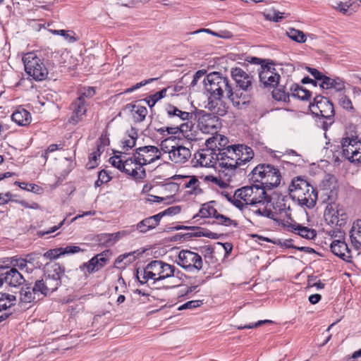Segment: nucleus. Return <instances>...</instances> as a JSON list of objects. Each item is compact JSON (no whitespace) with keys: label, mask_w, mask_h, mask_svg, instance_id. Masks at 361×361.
I'll list each match as a JSON object with an SVG mask.
<instances>
[{"label":"nucleus","mask_w":361,"mask_h":361,"mask_svg":"<svg viewBox=\"0 0 361 361\" xmlns=\"http://www.w3.org/2000/svg\"><path fill=\"white\" fill-rule=\"evenodd\" d=\"M130 111L133 115V118L135 122L140 123L142 122L146 116L148 114V111L145 106L141 105L136 104H130Z\"/></svg>","instance_id":"34"},{"label":"nucleus","mask_w":361,"mask_h":361,"mask_svg":"<svg viewBox=\"0 0 361 361\" xmlns=\"http://www.w3.org/2000/svg\"><path fill=\"white\" fill-rule=\"evenodd\" d=\"M286 85H279L272 92L273 98L279 102H288L291 95Z\"/></svg>","instance_id":"35"},{"label":"nucleus","mask_w":361,"mask_h":361,"mask_svg":"<svg viewBox=\"0 0 361 361\" xmlns=\"http://www.w3.org/2000/svg\"><path fill=\"white\" fill-rule=\"evenodd\" d=\"M339 104L346 110L353 109L351 100L346 95H342L339 99Z\"/></svg>","instance_id":"60"},{"label":"nucleus","mask_w":361,"mask_h":361,"mask_svg":"<svg viewBox=\"0 0 361 361\" xmlns=\"http://www.w3.org/2000/svg\"><path fill=\"white\" fill-rule=\"evenodd\" d=\"M309 108L312 114L318 117L317 126L326 131L334 123L335 110L330 100L322 95H317Z\"/></svg>","instance_id":"2"},{"label":"nucleus","mask_w":361,"mask_h":361,"mask_svg":"<svg viewBox=\"0 0 361 361\" xmlns=\"http://www.w3.org/2000/svg\"><path fill=\"white\" fill-rule=\"evenodd\" d=\"M192 238H195V236H193V232H189L184 234L177 233L171 238V241H184Z\"/></svg>","instance_id":"59"},{"label":"nucleus","mask_w":361,"mask_h":361,"mask_svg":"<svg viewBox=\"0 0 361 361\" xmlns=\"http://www.w3.org/2000/svg\"><path fill=\"white\" fill-rule=\"evenodd\" d=\"M31 284H26L25 287H23L20 292V301L22 302L30 303L36 300H39V298H37V295L34 294L32 290Z\"/></svg>","instance_id":"36"},{"label":"nucleus","mask_w":361,"mask_h":361,"mask_svg":"<svg viewBox=\"0 0 361 361\" xmlns=\"http://www.w3.org/2000/svg\"><path fill=\"white\" fill-rule=\"evenodd\" d=\"M346 212H342L339 216L329 215V216H324L325 221L328 224L335 225L339 227H342L346 223L348 218Z\"/></svg>","instance_id":"40"},{"label":"nucleus","mask_w":361,"mask_h":361,"mask_svg":"<svg viewBox=\"0 0 361 361\" xmlns=\"http://www.w3.org/2000/svg\"><path fill=\"white\" fill-rule=\"evenodd\" d=\"M200 251L204 255L205 260L207 259H212L214 258V249L210 245L202 246L200 248Z\"/></svg>","instance_id":"55"},{"label":"nucleus","mask_w":361,"mask_h":361,"mask_svg":"<svg viewBox=\"0 0 361 361\" xmlns=\"http://www.w3.org/2000/svg\"><path fill=\"white\" fill-rule=\"evenodd\" d=\"M65 274V267L59 263L46 264L44 271V281L49 286L51 293L56 291L61 285V277Z\"/></svg>","instance_id":"7"},{"label":"nucleus","mask_w":361,"mask_h":361,"mask_svg":"<svg viewBox=\"0 0 361 361\" xmlns=\"http://www.w3.org/2000/svg\"><path fill=\"white\" fill-rule=\"evenodd\" d=\"M101 268L99 266L98 264V259L97 257H92L88 262H84L80 266V269L81 271H84L85 269H87V271L89 274L94 273L98 270H99Z\"/></svg>","instance_id":"41"},{"label":"nucleus","mask_w":361,"mask_h":361,"mask_svg":"<svg viewBox=\"0 0 361 361\" xmlns=\"http://www.w3.org/2000/svg\"><path fill=\"white\" fill-rule=\"evenodd\" d=\"M232 78L236 83L235 88L241 89L243 91H252L253 89V76L247 73L242 68L235 67L231 71Z\"/></svg>","instance_id":"14"},{"label":"nucleus","mask_w":361,"mask_h":361,"mask_svg":"<svg viewBox=\"0 0 361 361\" xmlns=\"http://www.w3.org/2000/svg\"><path fill=\"white\" fill-rule=\"evenodd\" d=\"M42 256L41 253L34 252L26 255L25 259L27 263L34 264L35 262L38 261Z\"/></svg>","instance_id":"64"},{"label":"nucleus","mask_w":361,"mask_h":361,"mask_svg":"<svg viewBox=\"0 0 361 361\" xmlns=\"http://www.w3.org/2000/svg\"><path fill=\"white\" fill-rule=\"evenodd\" d=\"M15 185H17L21 189H23V190H27L30 192H33L35 193H37L40 189L39 186H38L37 185L34 184V183H26L24 182L16 181Z\"/></svg>","instance_id":"51"},{"label":"nucleus","mask_w":361,"mask_h":361,"mask_svg":"<svg viewBox=\"0 0 361 361\" xmlns=\"http://www.w3.org/2000/svg\"><path fill=\"white\" fill-rule=\"evenodd\" d=\"M3 274L4 276V282L10 286L16 287L25 282L23 275L17 270L16 268H11Z\"/></svg>","instance_id":"26"},{"label":"nucleus","mask_w":361,"mask_h":361,"mask_svg":"<svg viewBox=\"0 0 361 361\" xmlns=\"http://www.w3.org/2000/svg\"><path fill=\"white\" fill-rule=\"evenodd\" d=\"M96 92L93 87H85L83 91L80 92L77 98H81L82 102H85V99H90L93 97Z\"/></svg>","instance_id":"54"},{"label":"nucleus","mask_w":361,"mask_h":361,"mask_svg":"<svg viewBox=\"0 0 361 361\" xmlns=\"http://www.w3.org/2000/svg\"><path fill=\"white\" fill-rule=\"evenodd\" d=\"M252 94V91H243L241 89L234 88L232 86L227 90V98L232 102L233 105L241 109L243 106L247 105Z\"/></svg>","instance_id":"16"},{"label":"nucleus","mask_w":361,"mask_h":361,"mask_svg":"<svg viewBox=\"0 0 361 361\" xmlns=\"http://www.w3.org/2000/svg\"><path fill=\"white\" fill-rule=\"evenodd\" d=\"M150 262L155 273V278L157 282L175 276L176 271L177 270L175 266L167 264L161 260H152Z\"/></svg>","instance_id":"18"},{"label":"nucleus","mask_w":361,"mask_h":361,"mask_svg":"<svg viewBox=\"0 0 361 361\" xmlns=\"http://www.w3.org/2000/svg\"><path fill=\"white\" fill-rule=\"evenodd\" d=\"M215 203L216 202L213 200L203 204L202 205V207L199 210L198 214L195 215L193 216V219H195L197 216H200L201 218H214L216 214L217 213V210L214 207Z\"/></svg>","instance_id":"33"},{"label":"nucleus","mask_w":361,"mask_h":361,"mask_svg":"<svg viewBox=\"0 0 361 361\" xmlns=\"http://www.w3.org/2000/svg\"><path fill=\"white\" fill-rule=\"evenodd\" d=\"M228 139L222 135H216L206 140V146L211 149V152H214V149H221L227 148L229 145Z\"/></svg>","instance_id":"27"},{"label":"nucleus","mask_w":361,"mask_h":361,"mask_svg":"<svg viewBox=\"0 0 361 361\" xmlns=\"http://www.w3.org/2000/svg\"><path fill=\"white\" fill-rule=\"evenodd\" d=\"M331 252L343 260L350 262L352 259L351 250L344 240L337 239L332 241L330 245Z\"/></svg>","instance_id":"21"},{"label":"nucleus","mask_w":361,"mask_h":361,"mask_svg":"<svg viewBox=\"0 0 361 361\" xmlns=\"http://www.w3.org/2000/svg\"><path fill=\"white\" fill-rule=\"evenodd\" d=\"M197 229H195V232H193V236L195 237H207L210 239H219L220 237H221L224 234H218L216 233H213L210 231L209 230L196 226Z\"/></svg>","instance_id":"42"},{"label":"nucleus","mask_w":361,"mask_h":361,"mask_svg":"<svg viewBox=\"0 0 361 361\" xmlns=\"http://www.w3.org/2000/svg\"><path fill=\"white\" fill-rule=\"evenodd\" d=\"M262 70H258L260 82L265 88L276 87L279 83L280 75L274 67L264 64Z\"/></svg>","instance_id":"13"},{"label":"nucleus","mask_w":361,"mask_h":361,"mask_svg":"<svg viewBox=\"0 0 361 361\" xmlns=\"http://www.w3.org/2000/svg\"><path fill=\"white\" fill-rule=\"evenodd\" d=\"M11 119L20 126H26L30 123L32 117L28 111L19 108L13 113Z\"/></svg>","instance_id":"29"},{"label":"nucleus","mask_w":361,"mask_h":361,"mask_svg":"<svg viewBox=\"0 0 361 361\" xmlns=\"http://www.w3.org/2000/svg\"><path fill=\"white\" fill-rule=\"evenodd\" d=\"M135 276L142 285L148 283L150 280L152 281V284L157 282L151 262L148 263L145 267L136 269Z\"/></svg>","instance_id":"23"},{"label":"nucleus","mask_w":361,"mask_h":361,"mask_svg":"<svg viewBox=\"0 0 361 361\" xmlns=\"http://www.w3.org/2000/svg\"><path fill=\"white\" fill-rule=\"evenodd\" d=\"M134 226L135 228V230L137 229L140 233H146L147 231L156 228L150 217L144 219Z\"/></svg>","instance_id":"45"},{"label":"nucleus","mask_w":361,"mask_h":361,"mask_svg":"<svg viewBox=\"0 0 361 361\" xmlns=\"http://www.w3.org/2000/svg\"><path fill=\"white\" fill-rule=\"evenodd\" d=\"M60 248V254H61V255L75 254L82 251L81 248L79 246L76 245H68L66 247Z\"/></svg>","instance_id":"56"},{"label":"nucleus","mask_w":361,"mask_h":361,"mask_svg":"<svg viewBox=\"0 0 361 361\" xmlns=\"http://www.w3.org/2000/svg\"><path fill=\"white\" fill-rule=\"evenodd\" d=\"M87 106L86 102H82L81 98H76L70 106L72 114L68 119L69 123L76 125L80 122L87 113Z\"/></svg>","instance_id":"20"},{"label":"nucleus","mask_w":361,"mask_h":361,"mask_svg":"<svg viewBox=\"0 0 361 361\" xmlns=\"http://www.w3.org/2000/svg\"><path fill=\"white\" fill-rule=\"evenodd\" d=\"M342 157L357 166H361V138L348 133L341 141Z\"/></svg>","instance_id":"4"},{"label":"nucleus","mask_w":361,"mask_h":361,"mask_svg":"<svg viewBox=\"0 0 361 361\" xmlns=\"http://www.w3.org/2000/svg\"><path fill=\"white\" fill-rule=\"evenodd\" d=\"M61 248H55V249H51L47 251L45 253H44L43 257L48 259H55L59 258L60 256H61Z\"/></svg>","instance_id":"57"},{"label":"nucleus","mask_w":361,"mask_h":361,"mask_svg":"<svg viewBox=\"0 0 361 361\" xmlns=\"http://www.w3.org/2000/svg\"><path fill=\"white\" fill-rule=\"evenodd\" d=\"M317 197V190L312 187V190H309L307 192H305L302 197L298 198L297 201L300 205L305 206L308 209H312L316 205Z\"/></svg>","instance_id":"30"},{"label":"nucleus","mask_w":361,"mask_h":361,"mask_svg":"<svg viewBox=\"0 0 361 361\" xmlns=\"http://www.w3.org/2000/svg\"><path fill=\"white\" fill-rule=\"evenodd\" d=\"M11 264L13 266L12 268L18 267L20 270L27 267V261L25 258L18 257L17 256L12 257Z\"/></svg>","instance_id":"53"},{"label":"nucleus","mask_w":361,"mask_h":361,"mask_svg":"<svg viewBox=\"0 0 361 361\" xmlns=\"http://www.w3.org/2000/svg\"><path fill=\"white\" fill-rule=\"evenodd\" d=\"M137 157L134 155L124 160V173L132 177L135 180L140 181L147 176L145 169L140 163H137Z\"/></svg>","instance_id":"15"},{"label":"nucleus","mask_w":361,"mask_h":361,"mask_svg":"<svg viewBox=\"0 0 361 361\" xmlns=\"http://www.w3.org/2000/svg\"><path fill=\"white\" fill-rule=\"evenodd\" d=\"M207 156L212 157L211 149H209V148L206 152L204 149H202L201 152H198L195 154V159H197V157H199L197 161L202 166L207 164V161L206 160Z\"/></svg>","instance_id":"52"},{"label":"nucleus","mask_w":361,"mask_h":361,"mask_svg":"<svg viewBox=\"0 0 361 361\" xmlns=\"http://www.w3.org/2000/svg\"><path fill=\"white\" fill-rule=\"evenodd\" d=\"M337 195L333 191H330L328 197L324 199L323 202L326 203L324 212V216H329V215L339 216L342 212H345L343 206L336 202Z\"/></svg>","instance_id":"22"},{"label":"nucleus","mask_w":361,"mask_h":361,"mask_svg":"<svg viewBox=\"0 0 361 361\" xmlns=\"http://www.w3.org/2000/svg\"><path fill=\"white\" fill-rule=\"evenodd\" d=\"M312 187L306 179L298 176L291 181V184L288 188L289 195L293 199L298 200L300 197H302L305 192H307V191L312 190Z\"/></svg>","instance_id":"19"},{"label":"nucleus","mask_w":361,"mask_h":361,"mask_svg":"<svg viewBox=\"0 0 361 361\" xmlns=\"http://www.w3.org/2000/svg\"><path fill=\"white\" fill-rule=\"evenodd\" d=\"M250 185H247L235 191V195L243 200L247 204L257 206L271 203V197L266 192V188L259 183L250 182Z\"/></svg>","instance_id":"3"},{"label":"nucleus","mask_w":361,"mask_h":361,"mask_svg":"<svg viewBox=\"0 0 361 361\" xmlns=\"http://www.w3.org/2000/svg\"><path fill=\"white\" fill-rule=\"evenodd\" d=\"M221 126L219 118L211 113H204L198 118L197 126L204 133L213 135L217 132Z\"/></svg>","instance_id":"12"},{"label":"nucleus","mask_w":361,"mask_h":361,"mask_svg":"<svg viewBox=\"0 0 361 361\" xmlns=\"http://www.w3.org/2000/svg\"><path fill=\"white\" fill-rule=\"evenodd\" d=\"M96 240L100 245L104 247H111L116 243L112 233H100L96 237Z\"/></svg>","instance_id":"43"},{"label":"nucleus","mask_w":361,"mask_h":361,"mask_svg":"<svg viewBox=\"0 0 361 361\" xmlns=\"http://www.w3.org/2000/svg\"><path fill=\"white\" fill-rule=\"evenodd\" d=\"M166 91H167V89L164 88V89L161 90L160 91L157 92L156 93L151 94L148 97H147L145 100H146L147 104L149 105V106L150 108H152V106H154L155 105V104L158 101H159L160 99L164 98L166 94Z\"/></svg>","instance_id":"46"},{"label":"nucleus","mask_w":361,"mask_h":361,"mask_svg":"<svg viewBox=\"0 0 361 361\" xmlns=\"http://www.w3.org/2000/svg\"><path fill=\"white\" fill-rule=\"evenodd\" d=\"M322 185L324 190H326L324 195L328 197L330 191L333 190L337 195V183L336 178L332 175L326 176V179L323 181Z\"/></svg>","instance_id":"38"},{"label":"nucleus","mask_w":361,"mask_h":361,"mask_svg":"<svg viewBox=\"0 0 361 361\" xmlns=\"http://www.w3.org/2000/svg\"><path fill=\"white\" fill-rule=\"evenodd\" d=\"M167 139L162 141L161 149L164 152H168L169 154L170 159L174 163H185L191 156V152L188 147L177 145L173 146L171 149H168L167 147H165V143L167 142Z\"/></svg>","instance_id":"17"},{"label":"nucleus","mask_w":361,"mask_h":361,"mask_svg":"<svg viewBox=\"0 0 361 361\" xmlns=\"http://www.w3.org/2000/svg\"><path fill=\"white\" fill-rule=\"evenodd\" d=\"M239 156L238 159V167L245 165L250 161L254 157L252 149L245 145H240Z\"/></svg>","instance_id":"32"},{"label":"nucleus","mask_w":361,"mask_h":361,"mask_svg":"<svg viewBox=\"0 0 361 361\" xmlns=\"http://www.w3.org/2000/svg\"><path fill=\"white\" fill-rule=\"evenodd\" d=\"M207 107L213 115L224 116L228 112V106L226 104L222 101L221 97L209 98Z\"/></svg>","instance_id":"24"},{"label":"nucleus","mask_w":361,"mask_h":361,"mask_svg":"<svg viewBox=\"0 0 361 361\" xmlns=\"http://www.w3.org/2000/svg\"><path fill=\"white\" fill-rule=\"evenodd\" d=\"M134 156L138 159L137 163H140L143 167L161 159V154L157 147L148 145L137 148Z\"/></svg>","instance_id":"11"},{"label":"nucleus","mask_w":361,"mask_h":361,"mask_svg":"<svg viewBox=\"0 0 361 361\" xmlns=\"http://www.w3.org/2000/svg\"><path fill=\"white\" fill-rule=\"evenodd\" d=\"M32 287V290H33L34 294L37 295V298H39V295L45 297L51 292L49 286L47 285L46 282L42 279L37 280L35 285Z\"/></svg>","instance_id":"37"},{"label":"nucleus","mask_w":361,"mask_h":361,"mask_svg":"<svg viewBox=\"0 0 361 361\" xmlns=\"http://www.w3.org/2000/svg\"><path fill=\"white\" fill-rule=\"evenodd\" d=\"M109 161L111 165L118 169L119 171L124 172L125 166H124V160L121 159L120 155H114L109 159Z\"/></svg>","instance_id":"50"},{"label":"nucleus","mask_w":361,"mask_h":361,"mask_svg":"<svg viewBox=\"0 0 361 361\" xmlns=\"http://www.w3.org/2000/svg\"><path fill=\"white\" fill-rule=\"evenodd\" d=\"M204 85L205 90L210 94L209 98L222 97L224 92L227 94V90L231 87L228 78L222 76L219 72L207 75L204 79Z\"/></svg>","instance_id":"5"},{"label":"nucleus","mask_w":361,"mask_h":361,"mask_svg":"<svg viewBox=\"0 0 361 361\" xmlns=\"http://www.w3.org/2000/svg\"><path fill=\"white\" fill-rule=\"evenodd\" d=\"M250 182L257 183L267 190L279 185L281 174L279 169L270 164H259L247 175Z\"/></svg>","instance_id":"1"},{"label":"nucleus","mask_w":361,"mask_h":361,"mask_svg":"<svg viewBox=\"0 0 361 361\" xmlns=\"http://www.w3.org/2000/svg\"><path fill=\"white\" fill-rule=\"evenodd\" d=\"M350 238L355 249H361V219H357L353 222L350 231Z\"/></svg>","instance_id":"28"},{"label":"nucleus","mask_w":361,"mask_h":361,"mask_svg":"<svg viewBox=\"0 0 361 361\" xmlns=\"http://www.w3.org/2000/svg\"><path fill=\"white\" fill-rule=\"evenodd\" d=\"M99 178L100 179V183H107L111 180L110 173L106 170H101L98 173Z\"/></svg>","instance_id":"63"},{"label":"nucleus","mask_w":361,"mask_h":361,"mask_svg":"<svg viewBox=\"0 0 361 361\" xmlns=\"http://www.w3.org/2000/svg\"><path fill=\"white\" fill-rule=\"evenodd\" d=\"M289 91L293 97L301 100H308L311 97V92L297 83H292L289 87Z\"/></svg>","instance_id":"31"},{"label":"nucleus","mask_w":361,"mask_h":361,"mask_svg":"<svg viewBox=\"0 0 361 361\" xmlns=\"http://www.w3.org/2000/svg\"><path fill=\"white\" fill-rule=\"evenodd\" d=\"M287 35L290 39L298 43H304L307 39L302 31L294 28H290L287 31Z\"/></svg>","instance_id":"44"},{"label":"nucleus","mask_w":361,"mask_h":361,"mask_svg":"<svg viewBox=\"0 0 361 361\" xmlns=\"http://www.w3.org/2000/svg\"><path fill=\"white\" fill-rule=\"evenodd\" d=\"M240 145H231L228 146L227 148L221 149V151H224L227 155H229L230 157H231V158H233L234 160L238 161V159H239L238 150H240Z\"/></svg>","instance_id":"49"},{"label":"nucleus","mask_w":361,"mask_h":361,"mask_svg":"<svg viewBox=\"0 0 361 361\" xmlns=\"http://www.w3.org/2000/svg\"><path fill=\"white\" fill-rule=\"evenodd\" d=\"M25 71L27 74L36 81L45 80L48 70L44 60L39 58L35 52H28L23 57Z\"/></svg>","instance_id":"6"},{"label":"nucleus","mask_w":361,"mask_h":361,"mask_svg":"<svg viewBox=\"0 0 361 361\" xmlns=\"http://www.w3.org/2000/svg\"><path fill=\"white\" fill-rule=\"evenodd\" d=\"M16 298L13 295L2 293L0 296V312L6 310L16 304Z\"/></svg>","instance_id":"39"},{"label":"nucleus","mask_w":361,"mask_h":361,"mask_svg":"<svg viewBox=\"0 0 361 361\" xmlns=\"http://www.w3.org/2000/svg\"><path fill=\"white\" fill-rule=\"evenodd\" d=\"M111 255V252L109 250H106L101 253L94 255V257H97L98 264L101 269L107 264Z\"/></svg>","instance_id":"48"},{"label":"nucleus","mask_w":361,"mask_h":361,"mask_svg":"<svg viewBox=\"0 0 361 361\" xmlns=\"http://www.w3.org/2000/svg\"><path fill=\"white\" fill-rule=\"evenodd\" d=\"M214 218L216 219V224L220 225L226 226H233L234 227H238V224L235 220H233L225 215L219 214L218 212Z\"/></svg>","instance_id":"47"},{"label":"nucleus","mask_w":361,"mask_h":361,"mask_svg":"<svg viewBox=\"0 0 361 361\" xmlns=\"http://www.w3.org/2000/svg\"><path fill=\"white\" fill-rule=\"evenodd\" d=\"M212 159H215L218 161L221 169L219 173L224 174L225 177H228V180L231 178L233 172L238 168V161L231 158L229 155H227L224 151L221 149H214V152H211Z\"/></svg>","instance_id":"10"},{"label":"nucleus","mask_w":361,"mask_h":361,"mask_svg":"<svg viewBox=\"0 0 361 361\" xmlns=\"http://www.w3.org/2000/svg\"><path fill=\"white\" fill-rule=\"evenodd\" d=\"M287 227L289 231L293 232L307 240H312L317 236V231L314 229L302 226L295 222L294 224H289Z\"/></svg>","instance_id":"25"},{"label":"nucleus","mask_w":361,"mask_h":361,"mask_svg":"<svg viewBox=\"0 0 361 361\" xmlns=\"http://www.w3.org/2000/svg\"><path fill=\"white\" fill-rule=\"evenodd\" d=\"M177 264L186 271H200L202 269L203 261L199 254L188 250H182L178 254Z\"/></svg>","instance_id":"9"},{"label":"nucleus","mask_w":361,"mask_h":361,"mask_svg":"<svg viewBox=\"0 0 361 361\" xmlns=\"http://www.w3.org/2000/svg\"><path fill=\"white\" fill-rule=\"evenodd\" d=\"M307 71L319 81V87L323 90L334 89L336 92H341L345 89V82L339 77H329L316 68L307 67Z\"/></svg>","instance_id":"8"},{"label":"nucleus","mask_w":361,"mask_h":361,"mask_svg":"<svg viewBox=\"0 0 361 361\" xmlns=\"http://www.w3.org/2000/svg\"><path fill=\"white\" fill-rule=\"evenodd\" d=\"M99 157V154L98 153H91L89 157V161L87 164V167L89 169H94L97 165V159Z\"/></svg>","instance_id":"61"},{"label":"nucleus","mask_w":361,"mask_h":361,"mask_svg":"<svg viewBox=\"0 0 361 361\" xmlns=\"http://www.w3.org/2000/svg\"><path fill=\"white\" fill-rule=\"evenodd\" d=\"M202 304V300H190L180 305L178 307V310H183L185 309H194L195 307L201 306Z\"/></svg>","instance_id":"58"},{"label":"nucleus","mask_w":361,"mask_h":361,"mask_svg":"<svg viewBox=\"0 0 361 361\" xmlns=\"http://www.w3.org/2000/svg\"><path fill=\"white\" fill-rule=\"evenodd\" d=\"M265 207L263 209H258L256 210V213L259 214V216H266L267 218H269L271 219H274V214L273 212L270 209H267V204H264Z\"/></svg>","instance_id":"62"}]
</instances>
